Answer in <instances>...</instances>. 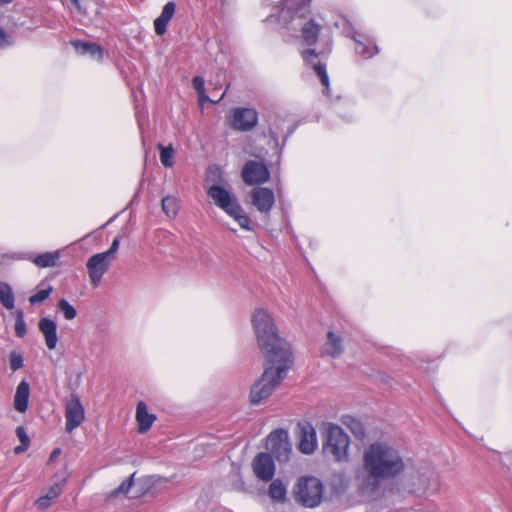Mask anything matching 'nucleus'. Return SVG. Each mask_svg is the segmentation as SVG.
<instances>
[{
  "label": "nucleus",
  "instance_id": "nucleus-1",
  "mask_svg": "<svg viewBox=\"0 0 512 512\" xmlns=\"http://www.w3.org/2000/svg\"><path fill=\"white\" fill-rule=\"evenodd\" d=\"M252 326L265 357L264 371L250 390V402L256 405L268 398L286 378L293 357L290 344L279 336L274 320L266 310H255Z\"/></svg>",
  "mask_w": 512,
  "mask_h": 512
},
{
  "label": "nucleus",
  "instance_id": "nucleus-2",
  "mask_svg": "<svg viewBox=\"0 0 512 512\" xmlns=\"http://www.w3.org/2000/svg\"><path fill=\"white\" fill-rule=\"evenodd\" d=\"M406 468L400 451L384 442L370 444L363 453V464L356 474L363 494L376 495L382 484L398 478Z\"/></svg>",
  "mask_w": 512,
  "mask_h": 512
},
{
  "label": "nucleus",
  "instance_id": "nucleus-3",
  "mask_svg": "<svg viewBox=\"0 0 512 512\" xmlns=\"http://www.w3.org/2000/svg\"><path fill=\"white\" fill-rule=\"evenodd\" d=\"M349 436L337 424H328L323 433L322 451L336 461L348 460Z\"/></svg>",
  "mask_w": 512,
  "mask_h": 512
},
{
  "label": "nucleus",
  "instance_id": "nucleus-4",
  "mask_svg": "<svg viewBox=\"0 0 512 512\" xmlns=\"http://www.w3.org/2000/svg\"><path fill=\"white\" fill-rule=\"evenodd\" d=\"M323 493V483L314 476L300 477L293 488L296 502L308 508L317 507L322 501Z\"/></svg>",
  "mask_w": 512,
  "mask_h": 512
},
{
  "label": "nucleus",
  "instance_id": "nucleus-5",
  "mask_svg": "<svg viewBox=\"0 0 512 512\" xmlns=\"http://www.w3.org/2000/svg\"><path fill=\"white\" fill-rule=\"evenodd\" d=\"M266 448L269 454L279 462H285L289 459L291 453V444L288 439V433L284 429L272 431L266 439Z\"/></svg>",
  "mask_w": 512,
  "mask_h": 512
},
{
  "label": "nucleus",
  "instance_id": "nucleus-6",
  "mask_svg": "<svg viewBox=\"0 0 512 512\" xmlns=\"http://www.w3.org/2000/svg\"><path fill=\"white\" fill-rule=\"evenodd\" d=\"M109 257L105 254L97 253L92 255L86 263L87 272L90 278V281L94 287H98L102 281L103 276L108 272L111 263Z\"/></svg>",
  "mask_w": 512,
  "mask_h": 512
},
{
  "label": "nucleus",
  "instance_id": "nucleus-7",
  "mask_svg": "<svg viewBox=\"0 0 512 512\" xmlns=\"http://www.w3.org/2000/svg\"><path fill=\"white\" fill-rule=\"evenodd\" d=\"M242 179L248 185L262 184L269 180L270 172L263 162L250 160L242 169Z\"/></svg>",
  "mask_w": 512,
  "mask_h": 512
},
{
  "label": "nucleus",
  "instance_id": "nucleus-8",
  "mask_svg": "<svg viewBox=\"0 0 512 512\" xmlns=\"http://www.w3.org/2000/svg\"><path fill=\"white\" fill-rule=\"evenodd\" d=\"M85 412L84 407L76 394H71L70 399L65 407V429L67 432H72L75 428L81 425L84 421Z\"/></svg>",
  "mask_w": 512,
  "mask_h": 512
},
{
  "label": "nucleus",
  "instance_id": "nucleus-9",
  "mask_svg": "<svg viewBox=\"0 0 512 512\" xmlns=\"http://www.w3.org/2000/svg\"><path fill=\"white\" fill-rule=\"evenodd\" d=\"M207 195L212 199L213 203L223 210L226 214L231 209L238 208V200L227 189L218 184H212L208 190Z\"/></svg>",
  "mask_w": 512,
  "mask_h": 512
},
{
  "label": "nucleus",
  "instance_id": "nucleus-10",
  "mask_svg": "<svg viewBox=\"0 0 512 512\" xmlns=\"http://www.w3.org/2000/svg\"><path fill=\"white\" fill-rule=\"evenodd\" d=\"M258 121V113L252 108H236L233 111L231 126L238 131L252 130Z\"/></svg>",
  "mask_w": 512,
  "mask_h": 512
},
{
  "label": "nucleus",
  "instance_id": "nucleus-11",
  "mask_svg": "<svg viewBox=\"0 0 512 512\" xmlns=\"http://www.w3.org/2000/svg\"><path fill=\"white\" fill-rule=\"evenodd\" d=\"M254 474L262 481H270L275 474V465L273 458L269 453H259L252 461Z\"/></svg>",
  "mask_w": 512,
  "mask_h": 512
},
{
  "label": "nucleus",
  "instance_id": "nucleus-12",
  "mask_svg": "<svg viewBox=\"0 0 512 512\" xmlns=\"http://www.w3.org/2000/svg\"><path fill=\"white\" fill-rule=\"evenodd\" d=\"M299 428V450L304 454H311L317 447L316 431L309 423L298 424Z\"/></svg>",
  "mask_w": 512,
  "mask_h": 512
},
{
  "label": "nucleus",
  "instance_id": "nucleus-13",
  "mask_svg": "<svg viewBox=\"0 0 512 512\" xmlns=\"http://www.w3.org/2000/svg\"><path fill=\"white\" fill-rule=\"evenodd\" d=\"M252 204L261 213H269L274 205L275 197L271 189L257 187L251 191Z\"/></svg>",
  "mask_w": 512,
  "mask_h": 512
},
{
  "label": "nucleus",
  "instance_id": "nucleus-14",
  "mask_svg": "<svg viewBox=\"0 0 512 512\" xmlns=\"http://www.w3.org/2000/svg\"><path fill=\"white\" fill-rule=\"evenodd\" d=\"M344 353L343 338L333 332L327 333V341L321 348L322 356H330L334 359L339 358Z\"/></svg>",
  "mask_w": 512,
  "mask_h": 512
},
{
  "label": "nucleus",
  "instance_id": "nucleus-15",
  "mask_svg": "<svg viewBox=\"0 0 512 512\" xmlns=\"http://www.w3.org/2000/svg\"><path fill=\"white\" fill-rule=\"evenodd\" d=\"M38 327L44 336L46 346L50 350L55 349L58 342L56 322L48 317H44L40 319Z\"/></svg>",
  "mask_w": 512,
  "mask_h": 512
},
{
  "label": "nucleus",
  "instance_id": "nucleus-16",
  "mask_svg": "<svg viewBox=\"0 0 512 512\" xmlns=\"http://www.w3.org/2000/svg\"><path fill=\"white\" fill-rule=\"evenodd\" d=\"M302 57L306 63L312 65L313 70L321 81V84L328 88L329 77L326 72V65L320 62H315V59L318 57V53H316L314 49H306L302 52Z\"/></svg>",
  "mask_w": 512,
  "mask_h": 512
},
{
  "label": "nucleus",
  "instance_id": "nucleus-17",
  "mask_svg": "<svg viewBox=\"0 0 512 512\" xmlns=\"http://www.w3.org/2000/svg\"><path fill=\"white\" fill-rule=\"evenodd\" d=\"M175 8L174 2H167L161 14L154 20V29L158 36H162L167 31V25L175 13Z\"/></svg>",
  "mask_w": 512,
  "mask_h": 512
},
{
  "label": "nucleus",
  "instance_id": "nucleus-18",
  "mask_svg": "<svg viewBox=\"0 0 512 512\" xmlns=\"http://www.w3.org/2000/svg\"><path fill=\"white\" fill-rule=\"evenodd\" d=\"M136 420L139 433L144 434L151 428L156 420V416L149 413L146 404L140 401L136 407Z\"/></svg>",
  "mask_w": 512,
  "mask_h": 512
},
{
  "label": "nucleus",
  "instance_id": "nucleus-19",
  "mask_svg": "<svg viewBox=\"0 0 512 512\" xmlns=\"http://www.w3.org/2000/svg\"><path fill=\"white\" fill-rule=\"evenodd\" d=\"M30 395V385L22 380L16 388L14 395V407L18 412H25L28 409V401Z\"/></svg>",
  "mask_w": 512,
  "mask_h": 512
},
{
  "label": "nucleus",
  "instance_id": "nucleus-20",
  "mask_svg": "<svg viewBox=\"0 0 512 512\" xmlns=\"http://www.w3.org/2000/svg\"><path fill=\"white\" fill-rule=\"evenodd\" d=\"M72 45L76 51L82 55H90L92 58L101 61L103 58V49L96 43L73 41Z\"/></svg>",
  "mask_w": 512,
  "mask_h": 512
},
{
  "label": "nucleus",
  "instance_id": "nucleus-21",
  "mask_svg": "<svg viewBox=\"0 0 512 512\" xmlns=\"http://www.w3.org/2000/svg\"><path fill=\"white\" fill-rule=\"evenodd\" d=\"M301 33L304 43L308 46H313L317 42L320 33V25L311 19L304 23L301 28Z\"/></svg>",
  "mask_w": 512,
  "mask_h": 512
},
{
  "label": "nucleus",
  "instance_id": "nucleus-22",
  "mask_svg": "<svg viewBox=\"0 0 512 512\" xmlns=\"http://www.w3.org/2000/svg\"><path fill=\"white\" fill-rule=\"evenodd\" d=\"M286 493V485L280 479L273 480L269 485L268 495L274 501L284 502Z\"/></svg>",
  "mask_w": 512,
  "mask_h": 512
},
{
  "label": "nucleus",
  "instance_id": "nucleus-23",
  "mask_svg": "<svg viewBox=\"0 0 512 512\" xmlns=\"http://www.w3.org/2000/svg\"><path fill=\"white\" fill-rule=\"evenodd\" d=\"M228 215L230 217H232L238 224L239 226L242 228V229H245V230H252L250 224H251V220L249 218V216L244 212L243 208L241 207V205L238 203V208H233L231 209L230 211H228Z\"/></svg>",
  "mask_w": 512,
  "mask_h": 512
},
{
  "label": "nucleus",
  "instance_id": "nucleus-24",
  "mask_svg": "<svg viewBox=\"0 0 512 512\" xmlns=\"http://www.w3.org/2000/svg\"><path fill=\"white\" fill-rule=\"evenodd\" d=\"M360 37H361V35H357L356 33L353 36V39L356 43V46H355L356 53L361 55L365 59H369V58L373 57L378 52L377 46H374L373 48L369 47L362 40L359 39Z\"/></svg>",
  "mask_w": 512,
  "mask_h": 512
},
{
  "label": "nucleus",
  "instance_id": "nucleus-25",
  "mask_svg": "<svg viewBox=\"0 0 512 512\" xmlns=\"http://www.w3.org/2000/svg\"><path fill=\"white\" fill-rule=\"evenodd\" d=\"M0 302L6 309L14 308V294L9 284L3 283L0 289Z\"/></svg>",
  "mask_w": 512,
  "mask_h": 512
},
{
  "label": "nucleus",
  "instance_id": "nucleus-26",
  "mask_svg": "<svg viewBox=\"0 0 512 512\" xmlns=\"http://www.w3.org/2000/svg\"><path fill=\"white\" fill-rule=\"evenodd\" d=\"M163 212L169 217L174 218L179 210L178 201L173 196H166L161 201Z\"/></svg>",
  "mask_w": 512,
  "mask_h": 512
},
{
  "label": "nucleus",
  "instance_id": "nucleus-27",
  "mask_svg": "<svg viewBox=\"0 0 512 512\" xmlns=\"http://www.w3.org/2000/svg\"><path fill=\"white\" fill-rule=\"evenodd\" d=\"M59 259V256L57 253H43L35 257L34 263L38 267L46 268V267H53L56 265L57 261Z\"/></svg>",
  "mask_w": 512,
  "mask_h": 512
},
{
  "label": "nucleus",
  "instance_id": "nucleus-28",
  "mask_svg": "<svg viewBox=\"0 0 512 512\" xmlns=\"http://www.w3.org/2000/svg\"><path fill=\"white\" fill-rule=\"evenodd\" d=\"M158 148L160 150V161L161 164L165 168H171L174 165V150L172 145L169 146H163L162 144L158 145Z\"/></svg>",
  "mask_w": 512,
  "mask_h": 512
},
{
  "label": "nucleus",
  "instance_id": "nucleus-29",
  "mask_svg": "<svg viewBox=\"0 0 512 512\" xmlns=\"http://www.w3.org/2000/svg\"><path fill=\"white\" fill-rule=\"evenodd\" d=\"M345 425L349 427L351 432L357 437V438H363L365 436V429L364 426L360 421H358L354 417H346V419L343 421Z\"/></svg>",
  "mask_w": 512,
  "mask_h": 512
},
{
  "label": "nucleus",
  "instance_id": "nucleus-30",
  "mask_svg": "<svg viewBox=\"0 0 512 512\" xmlns=\"http://www.w3.org/2000/svg\"><path fill=\"white\" fill-rule=\"evenodd\" d=\"M134 476H135V473H133L128 479L123 481L119 487H117L116 489L111 491L109 494V497L115 498L120 494H123V495L128 494V492L130 491L131 487L134 484Z\"/></svg>",
  "mask_w": 512,
  "mask_h": 512
},
{
  "label": "nucleus",
  "instance_id": "nucleus-31",
  "mask_svg": "<svg viewBox=\"0 0 512 512\" xmlns=\"http://www.w3.org/2000/svg\"><path fill=\"white\" fill-rule=\"evenodd\" d=\"M58 308L66 320H73L77 316L76 309L64 298L59 300Z\"/></svg>",
  "mask_w": 512,
  "mask_h": 512
},
{
  "label": "nucleus",
  "instance_id": "nucleus-32",
  "mask_svg": "<svg viewBox=\"0 0 512 512\" xmlns=\"http://www.w3.org/2000/svg\"><path fill=\"white\" fill-rule=\"evenodd\" d=\"M27 328L24 321V314L22 310L17 311L15 321V333L19 338H23L26 335Z\"/></svg>",
  "mask_w": 512,
  "mask_h": 512
},
{
  "label": "nucleus",
  "instance_id": "nucleus-33",
  "mask_svg": "<svg viewBox=\"0 0 512 512\" xmlns=\"http://www.w3.org/2000/svg\"><path fill=\"white\" fill-rule=\"evenodd\" d=\"M9 363L10 368L13 372L19 370L20 368L23 367L24 364L23 355L15 350L11 351L9 354Z\"/></svg>",
  "mask_w": 512,
  "mask_h": 512
},
{
  "label": "nucleus",
  "instance_id": "nucleus-34",
  "mask_svg": "<svg viewBox=\"0 0 512 512\" xmlns=\"http://www.w3.org/2000/svg\"><path fill=\"white\" fill-rule=\"evenodd\" d=\"M52 291V286H49L46 289L39 290L37 293H35L29 298L30 304L35 305L44 302L50 296Z\"/></svg>",
  "mask_w": 512,
  "mask_h": 512
},
{
  "label": "nucleus",
  "instance_id": "nucleus-35",
  "mask_svg": "<svg viewBox=\"0 0 512 512\" xmlns=\"http://www.w3.org/2000/svg\"><path fill=\"white\" fill-rule=\"evenodd\" d=\"M312 0H301V2L295 7L294 14L299 16L300 18H303L306 13L309 12V7Z\"/></svg>",
  "mask_w": 512,
  "mask_h": 512
},
{
  "label": "nucleus",
  "instance_id": "nucleus-36",
  "mask_svg": "<svg viewBox=\"0 0 512 512\" xmlns=\"http://www.w3.org/2000/svg\"><path fill=\"white\" fill-rule=\"evenodd\" d=\"M119 245H120V236H117L112 241L110 248L107 251L102 252V253L114 261L116 259V254L119 249Z\"/></svg>",
  "mask_w": 512,
  "mask_h": 512
},
{
  "label": "nucleus",
  "instance_id": "nucleus-37",
  "mask_svg": "<svg viewBox=\"0 0 512 512\" xmlns=\"http://www.w3.org/2000/svg\"><path fill=\"white\" fill-rule=\"evenodd\" d=\"M62 484L61 483H55L52 485L48 492L45 494L47 498H49L51 501L57 499L60 494L62 493Z\"/></svg>",
  "mask_w": 512,
  "mask_h": 512
},
{
  "label": "nucleus",
  "instance_id": "nucleus-38",
  "mask_svg": "<svg viewBox=\"0 0 512 512\" xmlns=\"http://www.w3.org/2000/svg\"><path fill=\"white\" fill-rule=\"evenodd\" d=\"M209 173L211 174V182L213 184H218L223 182L222 172L219 167L217 166H211L209 168Z\"/></svg>",
  "mask_w": 512,
  "mask_h": 512
},
{
  "label": "nucleus",
  "instance_id": "nucleus-39",
  "mask_svg": "<svg viewBox=\"0 0 512 512\" xmlns=\"http://www.w3.org/2000/svg\"><path fill=\"white\" fill-rule=\"evenodd\" d=\"M192 85L197 94H204L205 91V81L201 76H195L192 79Z\"/></svg>",
  "mask_w": 512,
  "mask_h": 512
},
{
  "label": "nucleus",
  "instance_id": "nucleus-40",
  "mask_svg": "<svg viewBox=\"0 0 512 512\" xmlns=\"http://www.w3.org/2000/svg\"><path fill=\"white\" fill-rule=\"evenodd\" d=\"M16 435L21 444L30 445L29 436L27 435L26 430L24 429L23 426H18L16 428Z\"/></svg>",
  "mask_w": 512,
  "mask_h": 512
},
{
  "label": "nucleus",
  "instance_id": "nucleus-41",
  "mask_svg": "<svg viewBox=\"0 0 512 512\" xmlns=\"http://www.w3.org/2000/svg\"><path fill=\"white\" fill-rule=\"evenodd\" d=\"M35 504L39 509L45 510L51 506L52 501L44 495L42 497H39L36 500Z\"/></svg>",
  "mask_w": 512,
  "mask_h": 512
},
{
  "label": "nucleus",
  "instance_id": "nucleus-42",
  "mask_svg": "<svg viewBox=\"0 0 512 512\" xmlns=\"http://www.w3.org/2000/svg\"><path fill=\"white\" fill-rule=\"evenodd\" d=\"M12 44L10 36L0 28V47H7Z\"/></svg>",
  "mask_w": 512,
  "mask_h": 512
},
{
  "label": "nucleus",
  "instance_id": "nucleus-43",
  "mask_svg": "<svg viewBox=\"0 0 512 512\" xmlns=\"http://www.w3.org/2000/svg\"><path fill=\"white\" fill-rule=\"evenodd\" d=\"M198 95V101L200 103V105H203L205 102H211V103H218L225 95V93H222V95L219 97L218 100H212L210 99L207 95H206V92L204 91V94H197Z\"/></svg>",
  "mask_w": 512,
  "mask_h": 512
},
{
  "label": "nucleus",
  "instance_id": "nucleus-44",
  "mask_svg": "<svg viewBox=\"0 0 512 512\" xmlns=\"http://www.w3.org/2000/svg\"><path fill=\"white\" fill-rule=\"evenodd\" d=\"M29 445L20 444L14 448V453L16 455L24 453L28 449Z\"/></svg>",
  "mask_w": 512,
  "mask_h": 512
},
{
  "label": "nucleus",
  "instance_id": "nucleus-45",
  "mask_svg": "<svg viewBox=\"0 0 512 512\" xmlns=\"http://www.w3.org/2000/svg\"><path fill=\"white\" fill-rule=\"evenodd\" d=\"M60 453H61V450L59 448L54 449L50 455V460H53L56 457H58L60 455Z\"/></svg>",
  "mask_w": 512,
  "mask_h": 512
},
{
  "label": "nucleus",
  "instance_id": "nucleus-46",
  "mask_svg": "<svg viewBox=\"0 0 512 512\" xmlns=\"http://www.w3.org/2000/svg\"><path fill=\"white\" fill-rule=\"evenodd\" d=\"M10 2H12V0H0V4L2 5L9 4Z\"/></svg>",
  "mask_w": 512,
  "mask_h": 512
},
{
  "label": "nucleus",
  "instance_id": "nucleus-47",
  "mask_svg": "<svg viewBox=\"0 0 512 512\" xmlns=\"http://www.w3.org/2000/svg\"><path fill=\"white\" fill-rule=\"evenodd\" d=\"M73 4L78 5L79 0H70Z\"/></svg>",
  "mask_w": 512,
  "mask_h": 512
},
{
  "label": "nucleus",
  "instance_id": "nucleus-48",
  "mask_svg": "<svg viewBox=\"0 0 512 512\" xmlns=\"http://www.w3.org/2000/svg\"><path fill=\"white\" fill-rule=\"evenodd\" d=\"M290 1H291V0H286V5L288 6V8H289V9H292V8L290 7V5H289V2H290Z\"/></svg>",
  "mask_w": 512,
  "mask_h": 512
}]
</instances>
